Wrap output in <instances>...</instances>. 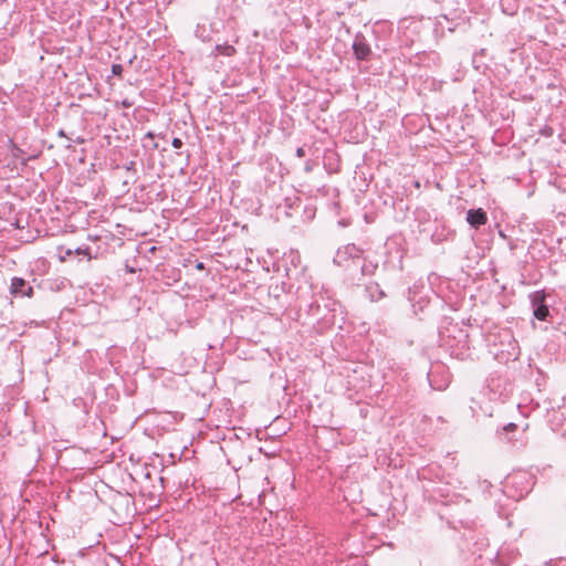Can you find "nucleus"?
Returning a JSON list of instances; mask_svg holds the SVG:
<instances>
[{
  "label": "nucleus",
  "mask_w": 566,
  "mask_h": 566,
  "mask_svg": "<svg viewBox=\"0 0 566 566\" xmlns=\"http://www.w3.org/2000/svg\"><path fill=\"white\" fill-rule=\"evenodd\" d=\"M533 315L539 321H546L551 313L546 304V293L544 291H536L530 295Z\"/></svg>",
  "instance_id": "f257e3e1"
},
{
  "label": "nucleus",
  "mask_w": 566,
  "mask_h": 566,
  "mask_svg": "<svg viewBox=\"0 0 566 566\" xmlns=\"http://www.w3.org/2000/svg\"><path fill=\"white\" fill-rule=\"evenodd\" d=\"M363 250L354 243H348L339 248L334 258V263L338 266L345 265L348 260H358L361 258Z\"/></svg>",
  "instance_id": "f03ea898"
},
{
  "label": "nucleus",
  "mask_w": 566,
  "mask_h": 566,
  "mask_svg": "<svg viewBox=\"0 0 566 566\" xmlns=\"http://www.w3.org/2000/svg\"><path fill=\"white\" fill-rule=\"evenodd\" d=\"M10 293L14 297H32L33 287L22 277H12L10 285Z\"/></svg>",
  "instance_id": "7ed1b4c3"
},
{
  "label": "nucleus",
  "mask_w": 566,
  "mask_h": 566,
  "mask_svg": "<svg viewBox=\"0 0 566 566\" xmlns=\"http://www.w3.org/2000/svg\"><path fill=\"white\" fill-rule=\"evenodd\" d=\"M353 50L356 59L360 61L367 60L371 53L368 43L361 35H356L355 41L353 43Z\"/></svg>",
  "instance_id": "20e7f679"
},
{
  "label": "nucleus",
  "mask_w": 566,
  "mask_h": 566,
  "mask_svg": "<svg viewBox=\"0 0 566 566\" xmlns=\"http://www.w3.org/2000/svg\"><path fill=\"white\" fill-rule=\"evenodd\" d=\"M467 221L469 224L475 229L485 224L488 221L486 213L483 209H471L467 213Z\"/></svg>",
  "instance_id": "39448f33"
},
{
  "label": "nucleus",
  "mask_w": 566,
  "mask_h": 566,
  "mask_svg": "<svg viewBox=\"0 0 566 566\" xmlns=\"http://www.w3.org/2000/svg\"><path fill=\"white\" fill-rule=\"evenodd\" d=\"M366 293L370 301L377 302L386 296L385 292L380 289L379 284L373 282L366 286Z\"/></svg>",
  "instance_id": "423d86ee"
},
{
  "label": "nucleus",
  "mask_w": 566,
  "mask_h": 566,
  "mask_svg": "<svg viewBox=\"0 0 566 566\" xmlns=\"http://www.w3.org/2000/svg\"><path fill=\"white\" fill-rule=\"evenodd\" d=\"M377 269H378L377 261L364 259V263L360 266V272H361V275L371 276L376 273Z\"/></svg>",
  "instance_id": "0eeeda50"
},
{
  "label": "nucleus",
  "mask_w": 566,
  "mask_h": 566,
  "mask_svg": "<svg viewBox=\"0 0 566 566\" xmlns=\"http://www.w3.org/2000/svg\"><path fill=\"white\" fill-rule=\"evenodd\" d=\"M502 11L505 14L513 15L517 11V4L515 0H501L500 1Z\"/></svg>",
  "instance_id": "6e6552de"
},
{
  "label": "nucleus",
  "mask_w": 566,
  "mask_h": 566,
  "mask_svg": "<svg viewBox=\"0 0 566 566\" xmlns=\"http://www.w3.org/2000/svg\"><path fill=\"white\" fill-rule=\"evenodd\" d=\"M112 72L114 75H120L123 72V66L120 64H113Z\"/></svg>",
  "instance_id": "1a4fd4ad"
},
{
  "label": "nucleus",
  "mask_w": 566,
  "mask_h": 566,
  "mask_svg": "<svg viewBox=\"0 0 566 566\" xmlns=\"http://www.w3.org/2000/svg\"><path fill=\"white\" fill-rule=\"evenodd\" d=\"M171 145H172L174 148L179 149V148L182 147L184 143H182V140L180 138L175 137L172 139V142H171Z\"/></svg>",
  "instance_id": "9d476101"
},
{
  "label": "nucleus",
  "mask_w": 566,
  "mask_h": 566,
  "mask_svg": "<svg viewBox=\"0 0 566 566\" xmlns=\"http://www.w3.org/2000/svg\"><path fill=\"white\" fill-rule=\"evenodd\" d=\"M296 156H297L298 158H303V157L305 156V149H304L303 147H298V148L296 149Z\"/></svg>",
  "instance_id": "9b49d317"
},
{
  "label": "nucleus",
  "mask_w": 566,
  "mask_h": 566,
  "mask_svg": "<svg viewBox=\"0 0 566 566\" xmlns=\"http://www.w3.org/2000/svg\"><path fill=\"white\" fill-rule=\"evenodd\" d=\"M22 153H23V150L21 148L14 147V149H13V156L14 157L18 158Z\"/></svg>",
  "instance_id": "f8f14e48"
},
{
  "label": "nucleus",
  "mask_w": 566,
  "mask_h": 566,
  "mask_svg": "<svg viewBox=\"0 0 566 566\" xmlns=\"http://www.w3.org/2000/svg\"><path fill=\"white\" fill-rule=\"evenodd\" d=\"M77 254H87L88 253V248H85V249H76L75 251Z\"/></svg>",
  "instance_id": "ddd939ff"
},
{
  "label": "nucleus",
  "mask_w": 566,
  "mask_h": 566,
  "mask_svg": "<svg viewBox=\"0 0 566 566\" xmlns=\"http://www.w3.org/2000/svg\"><path fill=\"white\" fill-rule=\"evenodd\" d=\"M516 427H517V426H516L515 423H512V422H511V423H509L507 426H505V427H504V430H510V431H511V430H515V429H516Z\"/></svg>",
  "instance_id": "4468645a"
},
{
  "label": "nucleus",
  "mask_w": 566,
  "mask_h": 566,
  "mask_svg": "<svg viewBox=\"0 0 566 566\" xmlns=\"http://www.w3.org/2000/svg\"><path fill=\"white\" fill-rule=\"evenodd\" d=\"M196 268H197L198 270H203V269H205V264H203L202 262H198V263L196 264Z\"/></svg>",
  "instance_id": "2eb2a0df"
},
{
  "label": "nucleus",
  "mask_w": 566,
  "mask_h": 566,
  "mask_svg": "<svg viewBox=\"0 0 566 566\" xmlns=\"http://www.w3.org/2000/svg\"><path fill=\"white\" fill-rule=\"evenodd\" d=\"M59 136L66 137L64 130H62V129L59 132Z\"/></svg>",
  "instance_id": "dca6fc26"
},
{
  "label": "nucleus",
  "mask_w": 566,
  "mask_h": 566,
  "mask_svg": "<svg viewBox=\"0 0 566 566\" xmlns=\"http://www.w3.org/2000/svg\"><path fill=\"white\" fill-rule=\"evenodd\" d=\"M146 136H147V137L153 138V137H154V134L149 132V133H147V135H146Z\"/></svg>",
  "instance_id": "f3484780"
},
{
  "label": "nucleus",
  "mask_w": 566,
  "mask_h": 566,
  "mask_svg": "<svg viewBox=\"0 0 566 566\" xmlns=\"http://www.w3.org/2000/svg\"><path fill=\"white\" fill-rule=\"evenodd\" d=\"M71 254H72V251L69 249V250L66 251V255H71Z\"/></svg>",
  "instance_id": "a211bd4d"
},
{
  "label": "nucleus",
  "mask_w": 566,
  "mask_h": 566,
  "mask_svg": "<svg viewBox=\"0 0 566 566\" xmlns=\"http://www.w3.org/2000/svg\"><path fill=\"white\" fill-rule=\"evenodd\" d=\"M227 50L234 51V48L228 46Z\"/></svg>",
  "instance_id": "6ab92c4d"
}]
</instances>
